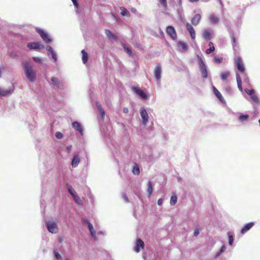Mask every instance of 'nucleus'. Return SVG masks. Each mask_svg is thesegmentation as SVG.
<instances>
[{"instance_id":"1","label":"nucleus","mask_w":260,"mask_h":260,"mask_svg":"<svg viewBox=\"0 0 260 260\" xmlns=\"http://www.w3.org/2000/svg\"><path fill=\"white\" fill-rule=\"evenodd\" d=\"M24 71L27 79L31 82L36 80V75L32 67L29 62H26L24 64Z\"/></svg>"},{"instance_id":"2","label":"nucleus","mask_w":260,"mask_h":260,"mask_svg":"<svg viewBox=\"0 0 260 260\" xmlns=\"http://www.w3.org/2000/svg\"><path fill=\"white\" fill-rule=\"evenodd\" d=\"M200 70L201 72V75L203 78H206L208 77V72L206 66L204 63L201 57L198 56Z\"/></svg>"},{"instance_id":"3","label":"nucleus","mask_w":260,"mask_h":260,"mask_svg":"<svg viewBox=\"0 0 260 260\" xmlns=\"http://www.w3.org/2000/svg\"><path fill=\"white\" fill-rule=\"evenodd\" d=\"M46 225L48 231L51 233H56L58 229L57 224L54 221H46Z\"/></svg>"},{"instance_id":"4","label":"nucleus","mask_w":260,"mask_h":260,"mask_svg":"<svg viewBox=\"0 0 260 260\" xmlns=\"http://www.w3.org/2000/svg\"><path fill=\"white\" fill-rule=\"evenodd\" d=\"M235 63L238 71L241 73L245 74V69L242 58L239 56L236 57L235 58Z\"/></svg>"},{"instance_id":"5","label":"nucleus","mask_w":260,"mask_h":260,"mask_svg":"<svg viewBox=\"0 0 260 260\" xmlns=\"http://www.w3.org/2000/svg\"><path fill=\"white\" fill-rule=\"evenodd\" d=\"M140 113L142 118V123L146 124L148 121V116L146 109L144 107L141 108Z\"/></svg>"},{"instance_id":"6","label":"nucleus","mask_w":260,"mask_h":260,"mask_svg":"<svg viewBox=\"0 0 260 260\" xmlns=\"http://www.w3.org/2000/svg\"><path fill=\"white\" fill-rule=\"evenodd\" d=\"M166 32L173 40H175L177 38V34L175 28L172 26L167 27Z\"/></svg>"},{"instance_id":"7","label":"nucleus","mask_w":260,"mask_h":260,"mask_svg":"<svg viewBox=\"0 0 260 260\" xmlns=\"http://www.w3.org/2000/svg\"><path fill=\"white\" fill-rule=\"evenodd\" d=\"M37 31L39 34L42 39L46 43H50L51 42V40L48 37L47 34L44 32L43 30L40 29H37Z\"/></svg>"},{"instance_id":"8","label":"nucleus","mask_w":260,"mask_h":260,"mask_svg":"<svg viewBox=\"0 0 260 260\" xmlns=\"http://www.w3.org/2000/svg\"><path fill=\"white\" fill-rule=\"evenodd\" d=\"M185 27H186V28L187 30L190 34V37H191V39L192 40L195 39V38H196V32H195V30H194L193 27L192 26V25L190 24L187 23L186 24Z\"/></svg>"},{"instance_id":"9","label":"nucleus","mask_w":260,"mask_h":260,"mask_svg":"<svg viewBox=\"0 0 260 260\" xmlns=\"http://www.w3.org/2000/svg\"><path fill=\"white\" fill-rule=\"evenodd\" d=\"M161 67L160 64H158L156 65V68L154 70V76L156 79L157 81H159L161 78Z\"/></svg>"},{"instance_id":"10","label":"nucleus","mask_w":260,"mask_h":260,"mask_svg":"<svg viewBox=\"0 0 260 260\" xmlns=\"http://www.w3.org/2000/svg\"><path fill=\"white\" fill-rule=\"evenodd\" d=\"M27 47L30 49H37L44 48V46L41 45L39 42H32L28 43L27 45Z\"/></svg>"},{"instance_id":"11","label":"nucleus","mask_w":260,"mask_h":260,"mask_svg":"<svg viewBox=\"0 0 260 260\" xmlns=\"http://www.w3.org/2000/svg\"><path fill=\"white\" fill-rule=\"evenodd\" d=\"M144 247V243L141 239L137 240V244L135 248V250L136 252H139L140 250V248L143 249Z\"/></svg>"},{"instance_id":"12","label":"nucleus","mask_w":260,"mask_h":260,"mask_svg":"<svg viewBox=\"0 0 260 260\" xmlns=\"http://www.w3.org/2000/svg\"><path fill=\"white\" fill-rule=\"evenodd\" d=\"M254 224L253 222H250L247 223L242 229L241 231V233L242 234H244L247 231H248Z\"/></svg>"},{"instance_id":"13","label":"nucleus","mask_w":260,"mask_h":260,"mask_svg":"<svg viewBox=\"0 0 260 260\" xmlns=\"http://www.w3.org/2000/svg\"><path fill=\"white\" fill-rule=\"evenodd\" d=\"M134 90L136 93L142 99L145 100L147 99V94L141 89L134 87Z\"/></svg>"},{"instance_id":"14","label":"nucleus","mask_w":260,"mask_h":260,"mask_svg":"<svg viewBox=\"0 0 260 260\" xmlns=\"http://www.w3.org/2000/svg\"><path fill=\"white\" fill-rule=\"evenodd\" d=\"M201 19V16L199 14H196L191 20V24L194 26L197 25Z\"/></svg>"},{"instance_id":"15","label":"nucleus","mask_w":260,"mask_h":260,"mask_svg":"<svg viewBox=\"0 0 260 260\" xmlns=\"http://www.w3.org/2000/svg\"><path fill=\"white\" fill-rule=\"evenodd\" d=\"M80 161V157L78 155H75L74 156V157L72 162V166L73 168H75L78 166L79 162Z\"/></svg>"},{"instance_id":"16","label":"nucleus","mask_w":260,"mask_h":260,"mask_svg":"<svg viewBox=\"0 0 260 260\" xmlns=\"http://www.w3.org/2000/svg\"><path fill=\"white\" fill-rule=\"evenodd\" d=\"M203 36L204 39L210 40L212 38L211 30L210 29H205L204 30Z\"/></svg>"},{"instance_id":"17","label":"nucleus","mask_w":260,"mask_h":260,"mask_svg":"<svg viewBox=\"0 0 260 260\" xmlns=\"http://www.w3.org/2000/svg\"><path fill=\"white\" fill-rule=\"evenodd\" d=\"M105 34L107 37L110 39H113L114 40H116L117 39V37L113 34L112 32L109 30V29H106L105 30Z\"/></svg>"},{"instance_id":"18","label":"nucleus","mask_w":260,"mask_h":260,"mask_svg":"<svg viewBox=\"0 0 260 260\" xmlns=\"http://www.w3.org/2000/svg\"><path fill=\"white\" fill-rule=\"evenodd\" d=\"M121 45L123 47L124 51L126 52V53L129 56H133L134 54L131 49V48L126 45L124 43H121Z\"/></svg>"},{"instance_id":"19","label":"nucleus","mask_w":260,"mask_h":260,"mask_svg":"<svg viewBox=\"0 0 260 260\" xmlns=\"http://www.w3.org/2000/svg\"><path fill=\"white\" fill-rule=\"evenodd\" d=\"M72 126L74 129L79 132L81 134H82V129L80 124L77 121L72 123Z\"/></svg>"},{"instance_id":"20","label":"nucleus","mask_w":260,"mask_h":260,"mask_svg":"<svg viewBox=\"0 0 260 260\" xmlns=\"http://www.w3.org/2000/svg\"><path fill=\"white\" fill-rule=\"evenodd\" d=\"M213 91H214V93L215 94V95L216 96V97L221 102H224V99H223V96H222V95L220 93V92L216 89V87H213Z\"/></svg>"},{"instance_id":"21","label":"nucleus","mask_w":260,"mask_h":260,"mask_svg":"<svg viewBox=\"0 0 260 260\" xmlns=\"http://www.w3.org/2000/svg\"><path fill=\"white\" fill-rule=\"evenodd\" d=\"M81 53L82 54V61L84 64H85L88 61V54H87V52L84 50H82L81 51Z\"/></svg>"},{"instance_id":"22","label":"nucleus","mask_w":260,"mask_h":260,"mask_svg":"<svg viewBox=\"0 0 260 260\" xmlns=\"http://www.w3.org/2000/svg\"><path fill=\"white\" fill-rule=\"evenodd\" d=\"M209 20L213 24H217L219 22V18L214 14L210 16Z\"/></svg>"},{"instance_id":"23","label":"nucleus","mask_w":260,"mask_h":260,"mask_svg":"<svg viewBox=\"0 0 260 260\" xmlns=\"http://www.w3.org/2000/svg\"><path fill=\"white\" fill-rule=\"evenodd\" d=\"M121 13L120 14L122 16H127L128 17H130V14L129 11L125 9L124 7H121Z\"/></svg>"},{"instance_id":"24","label":"nucleus","mask_w":260,"mask_h":260,"mask_svg":"<svg viewBox=\"0 0 260 260\" xmlns=\"http://www.w3.org/2000/svg\"><path fill=\"white\" fill-rule=\"evenodd\" d=\"M236 76L238 87L239 89H240V90L242 91V80L240 78V75L239 74L237 73L236 75Z\"/></svg>"},{"instance_id":"25","label":"nucleus","mask_w":260,"mask_h":260,"mask_svg":"<svg viewBox=\"0 0 260 260\" xmlns=\"http://www.w3.org/2000/svg\"><path fill=\"white\" fill-rule=\"evenodd\" d=\"M230 72L229 71H226L221 74V79L223 81L227 80L228 78L230 76Z\"/></svg>"},{"instance_id":"26","label":"nucleus","mask_w":260,"mask_h":260,"mask_svg":"<svg viewBox=\"0 0 260 260\" xmlns=\"http://www.w3.org/2000/svg\"><path fill=\"white\" fill-rule=\"evenodd\" d=\"M12 92L10 90H5L0 88V96H6L11 94Z\"/></svg>"},{"instance_id":"27","label":"nucleus","mask_w":260,"mask_h":260,"mask_svg":"<svg viewBox=\"0 0 260 260\" xmlns=\"http://www.w3.org/2000/svg\"><path fill=\"white\" fill-rule=\"evenodd\" d=\"M249 118V115L248 114H241L240 116L238 118V120L240 122L246 121Z\"/></svg>"},{"instance_id":"28","label":"nucleus","mask_w":260,"mask_h":260,"mask_svg":"<svg viewBox=\"0 0 260 260\" xmlns=\"http://www.w3.org/2000/svg\"><path fill=\"white\" fill-rule=\"evenodd\" d=\"M51 83H52V85H53L54 86H59L60 81H59V80L57 78L53 77L51 78Z\"/></svg>"},{"instance_id":"29","label":"nucleus","mask_w":260,"mask_h":260,"mask_svg":"<svg viewBox=\"0 0 260 260\" xmlns=\"http://www.w3.org/2000/svg\"><path fill=\"white\" fill-rule=\"evenodd\" d=\"M96 106H97V108H98L99 112L101 114L102 116L104 117L105 113V111H104V109H103L101 105L99 103H97Z\"/></svg>"},{"instance_id":"30","label":"nucleus","mask_w":260,"mask_h":260,"mask_svg":"<svg viewBox=\"0 0 260 260\" xmlns=\"http://www.w3.org/2000/svg\"><path fill=\"white\" fill-rule=\"evenodd\" d=\"M147 192L149 194V197H150L151 195L153 192L152 184L151 181H149L148 183Z\"/></svg>"},{"instance_id":"31","label":"nucleus","mask_w":260,"mask_h":260,"mask_svg":"<svg viewBox=\"0 0 260 260\" xmlns=\"http://www.w3.org/2000/svg\"><path fill=\"white\" fill-rule=\"evenodd\" d=\"M140 173V171L139 166L137 164H135L133 169V173L134 175H139Z\"/></svg>"},{"instance_id":"32","label":"nucleus","mask_w":260,"mask_h":260,"mask_svg":"<svg viewBox=\"0 0 260 260\" xmlns=\"http://www.w3.org/2000/svg\"><path fill=\"white\" fill-rule=\"evenodd\" d=\"M178 45L184 51H186L187 49V45L182 42H179L178 43Z\"/></svg>"},{"instance_id":"33","label":"nucleus","mask_w":260,"mask_h":260,"mask_svg":"<svg viewBox=\"0 0 260 260\" xmlns=\"http://www.w3.org/2000/svg\"><path fill=\"white\" fill-rule=\"evenodd\" d=\"M177 201V197L176 195L172 196L170 200V204L171 205H175Z\"/></svg>"},{"instance_id":"34","label":"nucleus","mask_w":260,"mask_h":260,"mask_svg":"<svg viewBox=\"0 0 260 260\" xmlns=\"http://www.w3.org/2000/svg\"><path fill=\"white\" fill-rule=\"evenodd\" d=\"M68 189L69 192L72 196L73 197L77 195L75 190L73 188V187L71 185L68 186Z\"/></svg>"},{"instance_id":"35","label":"nucleus","mask_w":260,"mask_h":260,"mask_svg":"<svg viewBox=\"0 0 260 260\" xmlns=\"http://www.w3.org/2000/svg\"><path fill=\"white\" fill-rule=\"evenodd\" d=\"M73 198L75 201V202L78 205H81L82 204V201L81 200L80 198L77 194L75 196L73 197Z\"/></svg>"},{"instance_id":"36","label":"nucleus","mask_w":260,"mask_h":260,"mask_svg":"<svg viewBox=\"0 0 260 260\" xmlns=\"http://www.w3.org/2000/svg\"><path fill=\"white\" fill-rule=\"evenodd\" d=\"M159 3L162 5V6L165 8H167L168 7L167 4V0H157Z\"/></svg>"},{"instance_id":"37","label":"nucleus","mask_w":260,"mask_h":260,"mask_svg":"<svg viewBox=\"0 0 260 260\" xmlns=\"http://www.w3.org/2000/svg\"><path fill=\"white\" fill-rule=\"evenodd\" d=\"M215 51V47L214 46H211V47H210V48L209 49H207L206 51V53L207 54H209L210 53H211V52H213Z\"/></svg>"},{"instance_id":"38","label":"nucleus","mask_w":260,"mask_h":260,"mask_svg":"<svg viewBox=\"0 0 260 260\" xmlns=\"http://www.w3.org/2000/svg\"><path fill=\"white\" fill-rule=\"evenodd\" d=\"M214 60L216 63H220L222 61L223 58L222 57H218L215 56L214 58Z\"/></svg>"},{"instance_id":"39","label":"nucleus","mask_w":260,"mask_h":260,"mask_svg":"<svg viewBox=\"0 0 260 260\" xmlns=\"http://www.w3.org/2000/svg\"><path fill=\"white\" fill-rule=\"evenodd\" d=\"M245 92L250 96L253 95L254 93L253 89H245Z\"/></svg>"},{"instance_id":"40","label":"nucleus","mask_w":260,"mask_h":260,"mask_svg":"<svg viewBox=\"0 0 260 260\" xmlns=\"http://www.w3.org/2000/svg\"><path fill=\"white\" fill-rule=\"evenodd\" d=\"M54 254L55 257H56V258L57 260L61 259V255L59 254V253L56 250L54 251Z\"/></svg>"},{"instance_id":"41","label":"nucleus","mask_w":260,"mask_h":260,"mask_svg":"<svg viewBox=\"0 0 260 260\" xmlns=\"http://www.w3.org/2000/svg\"><path fill=\"white\" fill-rule=\"evenodd\" d=\"M251 98L252 100L253 101H254V102L258 103L259 99H258V97L257 96V95L253 94L252 96H251Z\"/></svg>"},{"instance_id":"42","label":"nucleus","mask_w":260,"mask_h":260,"mask_svg":"<svg viewBox=\"0 0 260 260\" xmlns=\"http://www.w3.org/2000/svg\"><path fill=\"white\" fill-rule=\"evenodd\" d=\"M55 135L56 138L58 139H60L62 138V137H63L62 134L59 132H56L55 133Z\"/></svg>"},{"instance_id":"43","label":"nucleus","mask_w":260,"mask_h":260,"mask_svg":"<svg viewBox=\"0 0 260 260\" xmlns=\"http://www.w3.org/2000/svg\"><path fill=\"white\" fill-rule=\"evenodd\" d=\"M225 249V246L224 245H223L220 249V251L219 252L217 253L215 257H217L218 256H219L220 255V254H221V253L223 252V251H224Z\"/></svg>"},{"instance_id":"44","label":"nucleus","mask_w":260,"mask_h":260,"mask_svg":"<svg viewBox=\"0 0 260 260\" xmlns=\"http://www.w3.org/2000/svg\"><path fill=\"white\" fill-rule=\"evenodd\" d=\"M229 238V243L230 245H232L233 241H234L233 237L232 235H230Z\"/></svg>"},{"instance_id":"45","label":"nucleus","mask_w":260,"mask_h":260,"mask_svg":"<svg viewBox=\"0 0 260 260\" xmlns=\"http://www.w3.org/2000/svg\"><path fill=\"white\" fill-rule=\"evenodd\" d=\"M32 59L35 62H40L42 61V59L37 57H33Z\"/></svg>"},{"instance_id":"46","label":"nucleus","mask_w":260,"mask_h":260,"mask_svg":"<svg viewBox=\"0 0 260 260\" xmlns=\"http://www.w3.org/2000/svg\"><path fill=\"white\" fill-rule=\"evenodd\" d=\"M51 53L52 58L54 60V61H56L57 56H56V55L55 54V53L54 52V51L51 52Z\"/></svg>"},{"instance_id":"47","label":"nucleus","mask_w":260,"mask_h":260,"mask_svg":"<svg viewBox=\"0 0 260 260\" xmlns=\"http://www.w3.org/2000/svg\"><path fill=\"white\" fill-rule=\"evenodd\" d=\"M200 233V230L198 229H196L194 231V236L197 237L198 236Z\"/></svg>"},{"instance_id":"48","label":"nucleus","mask_w":260,"mask_h":260,"mask_svg":"<svg viewBox=\"0 0 260 260\" xmlns=\"http://www.w3.org/2000/svg\"><path fill=\"white\" fill-rule=\"evenodd\" d=\"M72 145H69V146H67V151L68 153L69 154L71 152V149H72Z\"/></svg>"},{"instance_id":"49","label":"nucleus","mask_w":260,"mask_h":260,"mask_svg":"<svg viewBox=\"0 0 260 260\" xmlns=\"http://www.w3.org/2000/svg\"><path fill=\"white\" fill-rule=\"evenodd\" d=\"M232 40H233V45L235 46L237 45V42H236V38L235 37H233V38H232Z\"/></svg>"},{"instance_id":"50","label":"nucleus","mask_w":260,"mask_h":260,"mask_svg":"<svg viewBox=\"0 0 260 260\" xmlns=\"http://www.w3.org/2000/svg\"><path fill=\"white\" fill-rule=\"evenodd\" d=\"M89 231H90V232L91 235L92 236H95V231L93 230V228L92 229V230H89Z\"/></svg>"},{"instance_id":"51","label":"nucleus","mask_w":260,"mask_h":260,"mask_svg":"<svg viewBox=\"0 0 260 260\" xmlns=\"http://www.w3.org/2000/svg\"><path fill=\"white\" fill-rule=\"evenodd\" d=\"M163 203V200L162 199H158V200L157 201V204L159 206H160L162 205Z\"/></svg>"},{"instance_id":"52","label":"nucleus","mask_w":260,"mask_h":260,"mask_svg":"<svg viewBox=\"0 0 260 260\" xmlns=\"http://www.w3.org/2000/svg\"><path fill=\"white\" fill-rule=\"evenodd\" d=\"M87 224H88V226L89 228V230H92V229L93 228V226H92V224L90 222H88Z\"/></svg>"},{"instance_id":"53","label":"nucleus","mask_w":260,"mask_h":260,"mask_svg":"<svg viewBox=\"0 0 260 260\" xmlns=\"http://www.w3.org/2000/svg\"><path fill=\"white\" fill-rule=\"evenodd\" d=\"M123 111L124 113L126 114L128 112V109L126 107L123 108Z\"/></svg>"},{"instance_id":"54","label":"nucleus","mask_w":260,"mask_h":260,"mask_svg":"<svg viewBox=\"0 0 260 260\" xmlns=\"http://www.w3.org/2000/svg\"><path fill=\"white\" fill-rule=\"evenodd\" d=\"M47 50H48L49 51H50L51 53V52H53V49H52V47H50V46H48V47H47Z\"/></svg>"},{"instance_id":"55","label":"nucleus","mask_w":260,"mask_h":260,"mask_svg":"<svg viewBox=\"0 0 260 260\" xmlns=\"http://www.w3.org/2000/svg\"><path fill=\"white\" fill-rule=\"evenodd\" d=\"M74 6H75L76 7L78 6V3L76 0H72Z\"/></svg>"},{"instance_id":"56","label":"nucleus","mask_w":260,"mask_h":260,"mask_svg":"<svg viewBox=\"0 0 260 260\" xmlns=\"http://www.w3.org/2000/svg\"><path fill=\"white\" fill-rule=\"evenodd\" d=\"M199 0H189V1L191 3H195L198 2Z\"/></svg>"},{"instance_id":"57","label":"nucleus","mask_w":260,"mask_h":260,"mask_svg":"<svg viewBox=\"0 0 260 260\" xmlns=\"http://www.w3.org/2000/svg\"><path fill=\"white\" fill-rule=\"evenodd\" d=\"M209 46H210V47H211V46H214L213 43L212 42H210L209 43Z\"/></svg>"},{"instance_id":"58","label":"nucleus","mask_w":260,"mask_h":260,"mask_svg":"<svg viewBox=\"0 0 260 260\" xmlns=\"http://www.w3.org/2000/svg\"><path fill=\"white\" fill-rule=\"evenodd\" d=\"M131 11L133 13H135V12H136L137 11L135 9L132 8V9H131Z\"/></svg>"},{"instance_id":"59","label":"nucleus","mask_w":260,"mask_h":260,"mask_svg":"<svg viewBox=\"0 0 260 260\" xmlns=\"http://www.w3.org/2000/svg\"><path fill=\"white\" fill-rule=\"evenodd\" d=\"M244 80L247 82H249V79L247 77H246L245 79H244Z\"/></svg>"},{"instance_id":"60","label":"nucleus","mask_w":260,"mask_h":260,"mask_svg":"<svg viewBox=\"0 0 260 260\" xmlns=\"http://www.w3.org/2000/svg\"><path fill=\"white\" fill-rule=\"evenodd\" d=\"M124 199H125V200H127V198L126 197L125 195H124Z\"/></svg>"},{"instance_id":"61","label":"nucleus","mask_w":260,"mask_h":260,"mask_svg":"<svg viewBox=\"0 0 260 260\" xmlns=\"http://www.w3.org/2000/svg\"><path fill=\"white\" fill-rule=\"evenodd\" d=\"M64 260H69V259L68 258H66Z\"/></svg>"}]
</instances>
